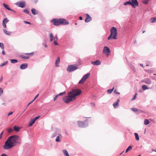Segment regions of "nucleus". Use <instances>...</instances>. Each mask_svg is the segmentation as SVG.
Wrapping results in <instances>:
<instances>
[{"label": "nucleus", "instance_id": "obj_1", "mask_svg": "<svg viewBox=\"0 0 156 156\" xmlns=\"http://www.w3.org/2000/svg\"><path fill=\"white\" fill-rule=\"evenodd\" d=\"M21 138L18 135H13L9 137L3 146L5 150L11 149L12 147L20 144L21 143Z\"/></svg>", "mask_w": 156, "mask_h": 156}, {"label": "nucleus", "instance_id": "obj_2", "mask_svg": "<svg viewBox=\"0 0 156 156\" xmlns=\"http://www.w3.org/2000/svg\"><path fill=\"white\" fill-rule=\"evenodd\" d=\"M51 22L53 25L56 26L61 25H66L68 23L65 19L62 18L53 19L51 20Z\"/></svg>", "mask_w": 156, "mask_h": 156}, {"label": "nucleus", "instance_id": "obj_3", "mask_svg": "<svg viewBox=\"0 0 156 156\" xmlns=\"http://www.w3.org/2000/svg\"><path fill=\"white\" fill-rule=\"evenodd\" d=\"M111 33L110 35L108 38V40H110L112 38L114 39H116L117 35V29L115 27H112L110 30Z\"/></svg>", "mask_w": 156, "mask_h": 156}, {"label": "nucleus", "instance_id": "obj_4", "mask_svg": "<svg viewBox=\"0 0 156 156\" xmlns=\"http://www.w3.org/2000/svg\"><path fill=\"white\" fill-rule=\"evenodd\" d=\"M77 123L79 127L80 128H85L88 126V122L87 119L85 120L84 121H77Z\"/></svg>", "mask_w": 156, "mask_h": 156}, {"label": "nucleus", "instance_id": "obj_5", "mask_svg": "<svg viewBox=\"0 0 156 156\" xmlns=\"http://www.w3.org/2000/svg\"><path fill=\"white\" fill-rule=\"evenodd\" d=\"M82 93V91L80 89H74L72 90V91L69 92V94H73L76 97L80 95Z\"/></svg>", "mask_w": 156, "mask_h": 156}, {"label": "nucleus", "instance_id": "obj_6", "mask_svg": "<svg viewBox=\"0 0 156 156\" xmlns=\"http://www.w3.org/2000/svg\"><path fill=\"white\" fill-rule=\"evenodd\" d=\"M34 54L33 52L30 53H25L20 56V57L23 59H28L29 57L33 56Z\"/></svg>", "mask_w": 156, "mask_h": 156}, {"label": "nucleus", "instance_id": "obj_7", "mask_svg": "<svg viewBox=\"0 0 156 156\" xmlns=\"http://www.w3.org/2000/svg\"><path fill=\"white\" fill-rule=\"evenodd\" d=\"M90 75V73H88L84 75L81 80L79 81V83H84L86 80L87 79Z\"/></svg>", "mask_w": 156, "mask_h": 156}, {"label": "nucleus", "instance_id": "obj_8", "mask_svg": "<svg viewBox=\"0 0 156 156\" xmlns=\"http://www.w3.org/2000/svg\"><path fill=\"white\" fill-rule=\"evenodd\" d=\"M78 68V67L76 66L75 65H69V72H72L74 71Z\"/></svg>", "mask_w": 156, "mask_h": 156}, {"label": "nucleus", "instance_id": "obj_9", "mask_svg": "<svg viewBox=\"0 0 156 156\" xmlns=\"http://www.w3.org/2000/svg\"><path fill=\"white\" fill-rule=\"evenodd\" d=\"M141 83H144L146 84L150 85L152 83V81L151 79L149 78H146L142 80L141 82Z\"/></svg>", "mask_w": 156, "mask_h": 156}, {"label": "nucleus", "instance_id": "obj_10", "mask_svg": "<svg viewBox=\"0 0 156 156\" xmlns=\"http://www.w3.org/2000/svg\"><path fill=\"white\" fill-rule=\"evenodd\" d=\"M131 5L133 8H135L136 6L139 5V3L137 0H131Z\"/></svg>", "mask_w": 156, "mask_h": 156}, {"label": "nucleus", "instance_id": "obj_11", "mask_svg": "<svg viewBox=\"0 0 156 156\" xmlns=\"http://www.w3.org/2000/svg\"><path fill=\"white\" fill-rule=\"evenodd\" d=\"M76 98V96L73 94H69V102L75 100Z\"/></svg>", "mask_w": 156, "mask_h": 156}, {"label": "nucleus", "instance_id": "obj_12", "mask_svg": "<svg viewBox=\"0 0 156 156\" xmlns=\"http://www.w3.org/2000/svg\"><path fill=\"white\" fill-rule=\"evenodd\" d=\"M16 4L21 8L25 7L26 6L25 2L23 1L18 2L16 3Z\"/></svg>", "mask_w": 156, "mask_h": 156}, {"label": "nucleus", "instance_id": "obj_13", "mask_svg": "<svg viewBox=\"0 0 156 156\" xmlns=\"http://www.w3.org/2000/svg\"><path fill=\"white\" fill-rule=\"evenodd\" d=\"M103 52L106 53H110V50L108 47L105 46L103 48Z\"/></svg>", "mask_w": 156, "mask_h": 156}, {"label": "nucleus", "instance_id": "obj_14", "mask_svg": "<svg viewBox=\"0 0 156 156\" xmlns=\"http://www.w3.org/2000/svg\"><path fill=\"white\" fill-rule=\"evenodd\" d=\"M92 20V18L88 14H86V17L85 20V21L86 23H88L90 22Z\"/></svg>", "mask_w": 156, "mask_h": 156}, {"label": "nucleus", "instance_id": "obj_15", "mask_svg": "<svg viewBox=\"0 0 156 156\" xmlns=\"http://www.w3.org/2000/svg\"><path fill=\"white\" fill-rule=\"evenodd\" d=\"M91 63L94 65H99L101 64V62L100 60H97L94 62H91Z\"/></svg>", "mask_w": 156, "mask_h": 156}, {"label": "nucleus", "instance_id": "obj_16", "mask_svg": "<svg viewBox=\"0 0 156 156\" xmlns=\"http://www.w3.org/2000/svg\"><path fill=\"white\" fill-rule=\"evenodd\" d=\"M28 65L27 63L23 64L20 65V69H24L27 68Z\"/></svg>", "mask_w": 156, "mask_h": 156}, {"label": "nucleus", "instance_id": "obj_17", "mask_svg": "<svg viewBox=\"0 0 156 156\" xmlns=\"http://www.w3.org/2000/svg\"><path fill=\"white\" fill-rule=\"evenodd\" d=\"M60 62V58L59 57H58L57 59L55 61V66L56 67H57L59 66V64Z\"/></svg>", "mask_w": 156, "mask_h": 156}, {"label": "nucleus", "instance_id": "obj_18", "mask_svg": "<svg viewBox=\"0 0 156 156\" xmlns=\"http://www.w3.org/2000/svg\"><path fill=\"white\" fill-rule=\"evenodd\" d=\"M63 101L66 103H68V95L62 98Z\"/></svg>", "mask_w": 156, "mask_h": 156}, {"label": "nucleus", "instance_id": "obj_19", "mask_svg": "<svg viewBox=\"0 0 156 156\" xmlns=\"http://www.w3.org/2000/svg\"><path fill=\"white\" fill-rule=\"evenodd\" d=\"M119 101H120L119 99H118L116 102H115L113 103V105L114 106V108H116L117 106V107H118L119 103Z\"/></svg>", "mask_w": 156, "mask_h": 156}, {"label": "nucleus", "instance_id": "obj_20", "mask_svg": "<svg viewBox=\"0 0 156 156\" xmlns=\"http://www.w3.org/2000/svg\"><path fill=\"white\" fill-rule=\"evenodd\" d=\"M35 121V120H34V119H31L30 121V122L29 124V126H32L33 125V124L34 123Z\"/></svg>", "mask_w": 156, "mask_h": 156}, {"label": "nucleus", "instance_id": "obj_21", "mask_svg": "<svg viewBox=\"0 0 156 156\" xmlns=\"http://www.w3.org/2000/svg\"><path fill=\"white\" fill-rule=\"evenodd\" d=\"M3 5L4 7L6 9H7L9 11H13L9 7V6L8 5L5 4V3H3Z\"/></svg>", "mask_w": 156, "mask_h": 156}, {"label": "nucleus", "instance_id": "obj_22", "mask_svg": "<svg viewBox=\"0 0 156 156\" xmlns=\"http://www.w3.org/2000/svg\"><path fill=\"white\" fill-rule=\"evenodd\" d=\"M20 128L18 126H13L14 130L16 132H18L19 131Z\"/></svg>", "mask_w": 156, "mask_h": 156}, {"label": "nucleus", "instance_id": "obj_23", "mask_svg": "<svg viewBox=\"0 0 156 156\" xmlns=\"http://www.w3.org/2000/svg\"><path fill=\"white\" fill-rule=\"evenodd\" d=\"M31 12L34 15H35L37 14V12L36 10L34 8H33L31 10Z\"/></svg>", "mask_w": 156, "mask_h": 156}, {"label": "nucleus", "instance_id": "obj_24", "mask_svg": "<svg viewBox=\"0 0 156 156\" xmlns=\"http://www.w3.org/2000/svg\"><path fill=\"white\" fill-rule=\"evenodd\" d=\"M4 32L6 35H10L11 34V32L9 31H8L5 29L3 30Z\"/></svg>", "mask_w": 156, "mask_h": 156}, {"label": "nucleus", "instance_id": "obj_25", "mask_svg": "<svg viewBox=\"0 0 156 156\" xmlns=\"http://www.w3.org/2000/svg\"><path fill=\"white\" fill-rule=\"evenodd\" d=\"M123 5H131V1L130 0H129L128 1L126 2H124Z\"/></svg>", "mask_w": 156, "mask_h": 156}, {"label": "nucleus", "instance_id": "obj_26", "mask_svg": "<svg viewBox=\"0 0 156 156\" xmlns=\"http://www.w3.org/2000/svg\"><path fill=\"white\" fill-rule=\"evenodd\" d=\"M66 94V92L65 91H64L62 93H59V94L57 95H55V97H56V98H57L59 96H61V95H65V94Z\"/></svg>", "mask_w": 156, "mask_h": 156}, {"label": "nucleus", "instance_id": "obj_27", "mask_svg": "<svg viewBox=\"0 0 156 156\" xmlns=\"http://www.w3.org/2000/svg\"><path fill=\"white\" fill-rule=\"evenodd\" d=\"M151 23H155L156 21V17H153L151 18Z\"/></svg>", "mask_w": 156, "mask_h": 156}, {"label": "nucleus", "instance_id": "obj_28", "mask_svg": "<svg viewBox=\"0 0 156 156\" xmlns=\"http://www.w3.org/2000/svg\"><path fill=\"white\" fill-rule=\"evenodd\" d=\"M136 139L137 141H138L139 140V137L138 134L137 133H134Z\"/></svg>", "mask_w": 156, "mask_h": 156}, {"label": "nucleus", "instance_id": "obj_29", "mask_svg": "<svg viewBox=\"0 0 156 156\" xmlns=\"http://www.w3.org/2000/svg\"><path fill=\"white\" fill-rule=\"evenodd\" d=\"M142 87L143 90L149 89V88H148L147 87V86L145 85H142Z\"/></svg>", "mask_w": 156, "mask_h": 156}, {"label": "nucleus", "instance_id": "obj_30", "mask_svg": "<svg viewBox=\"0 0 156 156\" xmlns=\"http://www.w3.org/2000/svg\"><path fill=\"white\" fill-rule=\"evenodd\" d=\"M150 123V122L148 119H145L144 120V124L145 125H147Z\"/></svg>", "mask_w": 156, "mask_h": 156}, {"label": "nucleus", "instance_id": "obj_31", "mask_svg": "<svg viewBox=\"0 0 156 156\" xmlns=\"http://www.w3.org/2000/svg\"><path fill=\"white\" fill-rule=\"evenodd\" d=\"M61 137H62V136H57L56 138L55 141L56 142H60V139Z\"/></svg>", "mask_w": 156, "mask_h": 156}, {"label": "nucleus", "instance_id": "obj_32", "mask_svg": "<svg viewBox=\"0 0 156 156\" xmlns=\"http://www.w3.org/2000/svg\"><path fill=\"white\" fill-rule=\"evenodd\" d=\"M132 146H129L126 149V151H125V153H126L127 152L129 151L130 150L132 149Z\"/></svg>", "mask_w": 156, "mask_h": 156}, {"label": "nucleus", "instance_id": "obj_33", "mask_svg": "<svg viewBox=\"0 0 156 156\" xmlns=\"http://www.w3.org/2000/svg\"><path fill=\"white\" fill-rule=\"evenodd\" d=\"M62 152L64 154L66 155V156H68V153L67 151L66 150H62Z\"/></svg>", "mask_w": 156, "mask_h": 156}, {"label": "nucleus", "instance_id": "obj_34", "mask_svg": "<svg viewBox=\"0 0 156 156\" xmlns=\"http://www.w3.org/2000/svg\"><path fill=\"white\" fill-rule=\"evenodd\" d=\"M114 89V87H113L112 89H108L107 90V92L109 94H111L113 91Z\"/></svg>", "mask_w": 156, "mask_h": 156}, {"label": "nucleus", "instance_id": "obj_35", "mask_svg": "<svg viewBox=\"0 0 156 156\" xmlns=\"http://www.w3.org/2000/svg\"><path fill=\"white\" fill-rule=\"evenodd\" d=\"M9 20H8V19L7 18H5L3 20L2 23L6 24L9 22Z\"/></svg>", "mask_w": 156, "mask_h": 156}, {"label": "nucleus", "instance_id": "obj_36", "mask_svg": "<svg viewBox=\"0 0 156 156\" xmlns=\"http://www.w3.org/2000/svg\"><path fill=\"white\" fill-rule=\"evenodd\" d=\"M11 62L12 63H15L17 62V60L16 59H11L10 60Z\"/></svg>", "mask_w": 156, "mask_h": 156}, {"label": "nucleus", "instance_id": "obj_37", "mask_svg": "<svg viewBox=\"0 0 156 156\" xmlns=\"http://www.w3.org/2000/svg\"><path fill=\"white\" fill-rule=\"evenodd\" d=\"M53 36L52 34L51 33L50 34V41H52L53 39Z\"/></svg>", "mask_w": 156, "mask_h": 156}, {"label": "nucleus", "instance_id": "obj_38", "mask_svg": "<svg viewBox=\"0 0 156 156\" xmlns=\"http://www.w3.org/2000/svg\"><path fill=\"white\" fill-rule=\"evenodd\" d=\"M13 131V130L11 128H9L7 129V132L8 133H10Z\"/></svg>", "mask_w": 156, "mask_h": 156}, {"label": "nucleus", "instance_id": "obj_39", "mask_svg": "<svg viewBox=\"0 0 156 156\" xmlns=\"http://www.w3.org/2000/svg\"><path fill=\"white\" fill-rule=\"evenodd\" d=\"M131 109L132 110V111L135 112H136L137 111H138V109L135 108H131Z\"/></svg>", "mask_w": 156, "mask_h": 156}, {"label": "nucleus", "instance_id": "obj_40", "mask_svg": "<svg viewBox=\"0 0 156 156\" xmlns=\"http://www.w3.org/2000/svg\"><path fill=\"white\" fill-rule=\"evenodd\" d=\"M23 12H24V13H25L26 14H29V11L27 9H25L24 10H23Z\"/></svg>", "mask_w": 156, "mask_h": 156}, {"label": "nucleus", "instance_id": "obj_41", "mask_svg": "<svg viewBox=\"0 0 156 156\" xmlns=\"http://www.w3.org/2000/svg\"><path fill=\"white\" fill-rule=\"evenodd\" d=\"M7 61H5L4 62L2 63L0 66L1 67L3 66L6 65V64H7Z\"/></svg>", "mask_w": 156, "mask_h": 156}, {"label": "nucleus", "instance_id": "obj_42", "mask_svg": "<svg viewBox=\"0 0 156 156\" xmlns=\"http://www.w3.org/2000/svg\"><path fill=\"white\" fill-rule=\"evenodd\" d=\"M0 47L2 49L4 48V44L2 43H0Z\"/></svg>", "mask_w": 156, "mask_h": 156}, {"label": "nucleus", "instance_id": "obj_43", "mask_svg": "<svg viewBox=\"0 0 156 156\" xmlns=\"http://www.w3.org/2000/svg\"><path fill=\"white\" fill-rule=\"evenodd\" d=\"M143 112L142 110L138 109V111L136 112V113L138 114H140Z\"/></svg>", "mask_w": 156, "mask_h": 156}, {"label": "nucleus", "instance_id": "obj_44", "mask_svg": "<svg viewBox=\"0 0 156 156\" xmlns=\"http://www.w3.org/2000/svg\"><path fill=\"white\" fill-rule=\"evenodd\" d=\"M114 93L115 94H117L118 95H119L120 94V93L119 92H117L116 90H114Z\"/></svg>", "mask_w": 156, "mask_h": 156}, {"label": "nucleus", "instance_id": "obj_45", "mask_svg": "<svg viewBox=\"0 0 156 156\" xmlns=\"http://www.w3.org/2000/svg\"><path fill=\"white\" fill-rule=\"evenodd\" d=\"M3 90L1 88H0V96L3 94Z\"/></svg>", "mask_w": 156, "mask_h": 156}, {"label": "nucleus", "instance_id": "obj_46", "mask_svg": "<svg viewBox=\"0 0 156 156\" xmlns=\"http://www.w3.org/2000/svg\"><path fill=\"white\" fill-rule=\"evenodd\" d=\"M90 105H91V106L92 107H94L95 105V104L94 102H91L90 103Z\"/></svg>", "mask_w": 156, "mask_h": 156}, {"label": "nucleus", "instance_id": "obj_47", "mask_svg": "<svg viewBox=\"0 0 156 156\" xmlns=\"http://www.w3.org/2000/svg\"><path fill=\"white\" fill-rule=\"evenodd\" d=\"M137 94H135V95L134 96L133 98L132 99V100H133L136 99V95Z\"/></svg>", "mask_w": 156, "mask_h": 156}, {"label": "nucleus", "instance_id": "obj_48", "mask_svg": "<svg viewBox=\"0 0 156 156\" xmlns=\"http://www.w3.org/2000/svg\"><path fill=\"white\" fill-rule=\"evenodd\" d=\"M3 133V131H2L0 134V139L2 138V136Z\"/></svg>", "mask_w": 156, "mask_h": 156}, {"label": "nucleus", "instance_id": "obj_49", "mask_svg": "<svg viewBox=\"0 0 156 156\" xmlns=\"http://www.w3.org/2000/svg\"><path fill=\"white\" fill-rule=\"evenodd\" d=\"M2 25L4 28H6V26L5 23H2Z\"/></svg>", "mask_w": 156, "mask_h": 156}, {"label": "nucleus", "instance_id": "obj_50", "mask_svg": "<svg viewBox=\"0 0 156 156\" xmlns=\"http://www.w3.org/2000/svg\"><path fill=\"white\" fill-rule=\"evenodd\" d=\"M58 39L57 36V35H56L54 39V41H57Z\"/></svg>", "mask_w": 156, "mask_h": 156}, {"label": "nucleus", "instance_id": "obj_51", "mask_svg": "<svg viewBox=\"0 0 156 156\" xmlns=\"http://www.w3.org/2000/svg\"><path fill=\"white\" fill-rule=\"evenodd\" d=\"M57 41H54V44L55 45H58V44L56 42Z\"/></svg>", "mask_w": 156, "mask_h": 156}, {"label": "nucleus", "instance_id": "obj_52", "mask_svg": "<svg viewBox=\"0 0 156 156\" xmlns=\"http://www.w3.org/2000/svg\"><path fill=\"white\" fill-rule=\"evenodd\" d=\"M39 117L40 116H38V117H37L35 118H34V119L35 120V121H36V120L38 119L39 118Z\"/></svg>", "mask_w": 156, "mask_h": 156}, {"label": "nucleus", "instance_id": "obj_53", "mask_svg": "<svg viewBox=\"0 0 156 156\" xmlns=\"http://www.w3.org/2000/svg\"><path fill=\"white\" fill-rule=\"evenodd\" d=\"M12 114H13V112H10L8 114V116H9L10 115H12Z\"/></svg>", "mask_w": 156, "mask_h": 156}, {"label": "nucleus", "instance_id": "obj_54", "mask_svg": "<svg viewBox=\"0 0 156 156\" xmlns=\"http://www.w3.org/2000/svg\"><path fill=\"white\" fill-rule=\"evenodd\" d=\"M143 91V89H140L139 90V92L140 93H142Z\"/></svg>", "mask_w": 156, "mask_h": 156}, {"label": "nucleus", "instance_id": "obj_55", "mask_svg": "<svg viewBox=\"0 0 156 156\" xmlns=\"http://www.w3.org/2000/svg\"><path fill=\"white\" fill-rule=\"evenodd\" d=\"M2 53L3 55H5V52L3 49H2Z\"/></svg>", "mask_w": 156, "mask_h": 156}, {"label": "nucleus", "instance_id": "obj_56", "mask_svg": "<svg viewBox=\"0 0 156 156\" xmlns=\"http://www.w3.org/2000/svg\"><path fill=\"white\" fill-rule=\"evenodd\" d=\"M1 156H8L7 155H6V154H2V155H1Z\"/></svg>", "mask_w": 156, "mask_h": 156}, {"label": "nucleus", "instance_id": "obj_57", "mask_svg": "<svg viewBox=\"0 0 156 156\" xmlns=\"http://www.w3.org/2000/svg\"><path fill=\"white\" fill-rule=\"evenodd\" d=\"M39 95V94H38L35 97V98H34V99L33 100V101H34L35 99L37 98V97Z\"/></svg>", "mask_w": 156, "mask_h": 156}, {"label": "nucleus", "instance_id": "obj_58", "mask_svg": "<svg viewBox=\"0 0 156 156\" xmlns=\"http://www.w3.org/2000/svg\"><path fill=\"white\" fill-rule=\"evenodd\" d=\"M24 23H27V24H30V23L29 22H27V21H24Z\"/></svg>", "mask_w": 156, "mask_h": 156}, {"label": "nucleus", "instance_id": "obj_59", "mask_svg": "<svg viewBox=\"0 0 156 156\" xmlns=\"http://www.w3.org/2000/svg\"><path fill=\"white\" fill-rule=\"evenodd\" d=\"M79 18L80 20H83V18L82 16H80Z\"/></svg>", "mask_w": 156, "mask_h": 156}, {"label": "nucleus", "instance_id": "obj_60", "mask_svg": "<svg viewBox=\"0 0 156 156\" xmlns=\"http://www.w3.org/2000/svg\"><path fill=\"white\" fill-rule=\"evenodd\" d=\"M2 77H1L0 78V83L2 81Z\"/></svg>", "mask_w": 156, "mask_h": 156}, {"label": "nucleus", "instance_id": "obj_61", "mask_svg": "<svg viewBox=\"0 0 156 156\" xmlns=\"http://www.w3.org/2000/svg\"><path fill=\"white\" fill-rule=\"evenodd\" d=\"M151 78L153 80H156V78H154V77H151Z\"/></svg>", "mask_w": 156, "mask_h": 156}, {"label": "nucleus", "instance_id": "obj_62", "mask_svg": "<svg viewBox=\"0 0 156 156\" xmlns=\"http://www.w3.org/2000/svg\"><path fill=\"white\" fill-rule=\"evenodd\" d=\"M38 1V0H34V2L35 3H37Z\"/></svg>", "mask_w": 156, "mask_h": 156}, {"label": "nucleus", "instance_id": "obj_63", "mask_svg": "<svg viewBox=\"0 0 156 156\" xmlns=\"http://www.w3.org/2000/svg\"><path fill=\"white\" fill-rule=\"evenodd\" d=\"M57 98L56 97H54V101H55L56 99Z\"/></svg>", "mask_w": 156, "mask_h": 156}, {"label": "nucleus", "instance_id": "obj_64", "mask_svg": "<svg viewBox=\"0 0 156 156\" xmlns=\"http://www.w3.org/2000/svg\"><path fill=\"white\" fill-rule=\"evenodd\" d=\"M152 150L153 151H155V152H156V148L155 149H152Z\"/></svg>", "mask_w": 156, "mask_h": 156}]
</instances>
